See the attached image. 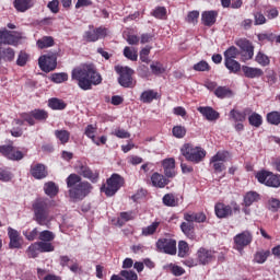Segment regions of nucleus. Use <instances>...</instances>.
Wrapping results in <instances>:
<instances>
[{"instance_id":"obj_1","label":"nucleus","mask_w":280,"mask_h":280,"mask_svg":"<svg viewBox=\"0 0 280 280\" xmlns=\"http://www.w3.org/2000/svg\"><path fill=\"white\" fill-rule=\"evenodd\" d=\"M72 80H77L82 91H91L97 84H102V75L97 73L93 65L78 67L71 72Z\"/></svg>"},{"instance_id":"obj_2","label":"nucleus","mask_w":280,"mask_h":280,"mask_svg":"<svg viewBox=\"0 0 280 280\" xmlns=\"http://www.w3.org/2000/svg\"><path fill=\"white\" fill-rule=\"evenodd\" d=\"M66 183L67 187H69V196L72 200H84V197L93 191V185L86 180L82 182V177L75 173L70 174Z\"/></svg>"},{"instance_id":"obj_3","label":"nucleus","mask_w":280,"mask_h":280,"mask_svg":"<svg viewBox=\"0 0 280 280\" xmlns=\"http://www.w3.org/2000/svg\"><path fill=\"white\" fill-rule=\"evenodd\" d=\"M33 220L39 224V226H49L54 220V215L49 213V207H51V201L45 198L36 199L33 205Z\"/></svg>"},{"instance_id":"obj_4","label":"nucleus","mask_w":280,"mask_h":280,"mask_svg":"<svg viewBox=\"0 0 280 280\" xmlns=\"http://www.w3.org/2000/svg\"><path fill=\"white\" fill-rule=\"evenodd\" d=\"M183 156L190 163H200L207 156V151L200 147H194L192 144H184L180 149Z\"/></svg>"},{"instance_id":"obj_5","label":"nucleus","mask_w":280,"mask_h":280,"mask_svg":"<svg viewBox=\"0 0 280 280\" xmlns=\"http://www.w3.org/2000/svg\"><path fill=\"white\" fill-rule=\"evenodd\" d=\"M121 187H124V177L119 174H113L107 178L106 184L101 187V191L110 198L115 196Z\"/></svg>"},{"instance_id":"obj_6","label":"nucleus","mask_w":280,"mask_h":280,"mask_svg":"<svg viewBox=\"0 0 280 280\" xmlns=\"http://www.w3.org/2000/svg\"><path fill=\"white\" fill-rule=\"evenodd\" d=\"M115 71L119 74L118 83L120 86H124V89H132L135 86V81L132 80L133 69L116 66Z\"/></svg>"},{"instance_id":"obj_7","label":"nucleus","mask_w":280,"mask_h":280,"mask_svg":"<svg viewBox=\"0 0 280 280\" xmlns=\"http://www.w3.org/2000/svg\"><path fill=\"white\" fill-rule=\"evenodd\" d=\"M74 171L77 174L83 178H86L88 180H91V183H97L100 180V172L91 170L89 164L85 162H77L74 165Z\"/></svg>"},{"instance_id":"obj_8","label":"nucleus","mask_w":280,"mask_h":280,"mask_svg":"<svg viewBox=\"0 0 280 280\" xmlns=\"http://www.w3.org/2000/svg\"><path fill=\"white\" fill-rule=\"evenodd\" d=\"M39 69L45 73H49L58 67V52H48L38 59Z\"/></svg>"},{"instance_id":"obj_9","label":"nucleus","mask_w":280,"mask_h":280,"mask_svg":"<svg viewBox=\"0 0 280 280\" xmlns=\"http://www.w3.org/2000/svg\"><path fill=\"white\" fill-rule=\"evenodd\" d=\"M258 183L266 185L267 187H280V176L275 175L268 171H261L256 174Z\"/></svg>"},{"instance_id":"obj_10","label":"nucleus","mask_w":280,"mask_h":280,"mask_svg":"<svg viewBox=\"0 0 280 280\" xmlns=\"http://www.w3.org/2000/svg\"><path fill=\"white\" fill-rule=\"evenodd\" d=\"M156 248L160 253L176 255V241L172 238H160L156 242Z\"/></svg>"},{"instance_id":"obj_11","label":"nucleus","mask_w":280,"mask_h":280,"mask_svg":"<svg viewBox=\"0 0 280 280\" xmlns=\"http://www.w3.org/2000/svg\"><path fill=\"white\" fill-rule=\"evenodd\" d=\"M215 260V252L201 247L197 252V261L200 266H207Z\"/></svg>"},{"instance_id":"obj_12","label":"nucleus","mask_w":280,"mask_h":280,"mask_svg":"<svg viewBox=\"0 0 280 280\" xmlns=\"http://www.w3.org/2000/svg\"><path fill=\"white\" fill-rule=\"evenodd\" d=\"M8 235L10 240L9 248H23V236H21V233H19V231L12 228H8Z\"/></svg>"},{"instance_id":"obj_13","label":"nucleus","mask_w":280,"mask_h":280,"mask_svg":"<svg viewBox=\"0 0 280 280\" xmlns=\"http://www.w3.org/2000/svg\"><path fill=\"white\" fill-rule=\"evenodd\" d=\"M162 166L166 178H174L176 176V161L174 158L163 160Z\"/></svg>"},{"instance_id":"obj_14","label":"nucleus","mask_w":280,"mask_h":280,"mask_svg":"<svg viewBox=\"0 0 280 280\" xmlns=\"http://www.w3.org/2000/svg\"><path fill=\"white\" fill-rule=\"evenodd\" d=\"M250 242H253V234H250L248 231L237 234L234 237V243L236 244L238 250L244 248V246H248Z\"/></svg>"},{"instance_id":"obj_15","label":"nucleus","mask_w":280,"mask_h":280,"mask_svg":"<svg viewBox=\"0 0 280 280\" xmlns=\"http://www.w3.org/2000/svg\"><path fill=\"white\" fill-rule=\"evenodd\" d=\"M197 110L205 117V119H207V121H218V119H220V113L213 109V107H198Z\"/></svg>"},{"instance_id":"obj_16","label":"nucleus","mask_w":280,"mask_h":280,"mask_svg":"<svg viewBox=\"0 0 280 280\" xmlns=\"http://www.w3.org/2000/svg\"><path fill=\"white\" fill-rule=\"evenodd\" d=\"M106 36V28H96V30H91L86 31L84 35V39L88 43H95V40H100V38H104Z\"/></svg>"},{"instance_id":"obj_17","label":"nucleus","mask_w":280,"mask_h":280,"mask_svg":"<svg viewBox=\"0 0 280 280\" xmlns=\"http://www.w3.org/2000/svg\"><path fill=\"white\" fill-rule=\"evenodd\" d=\"M30 172L36 180H43V178H47L48 175L47 167L40 163L32 165Z\"/></svg>"},{"instance_id":"obj_18","label":"nucleus","mask_w":280,"mask_h":280,"mask_svg":"<svg viewBox=\"0 0 280 280\" xmlns=\"http://www.w3.org/2000/svg\"><path fill=\"white\" fill-rule=\"evenodd\" d=\"M36 4V0H14L13 8H15L16 12H27V10H32Z\"/></svg>"},{"instance_id":"obj_19","label":"nucleus","mask_w":280,"mask_h":280,"mask_svg":"<svg viewBox=\"0 0 280 280\" xmlns=\"http://www.w3.org/2000/svg\"><path fill=\"white\" fill-rule=\"evenodd\" d=\"M242 71L245 78L254 80L256 78H261L264 75V70L261 68H253L248 66H242Z\"/></svg>"},{"instance_id":"obj_20","label":"nucleus","mask_w":280,"mask_h":280,"mask_svg":"<svg viewBox=\"0 0 280 280\" xmlns=\"http://www.w3.org/2000/svg\"><path fill=\"white\" fill-rule=\"evenodd\" d=\"M16 36L12 32L4 30L0 31V45H16Z\"/></svg>"},{"instance_id":"obj_21","label":"nucleus","mask_w":280,"mask_h":280,"mask_svg":"<svg viewBox=\"0 0 280 280\" xmlns=\"http://www.w3.org/2000/svg\"><path fill=\"white\" fill-rule=\"evenodd\" d=\"M214 211L215 215L219 218H229V215H233V208L224 203H217L214 207Z\"/></svg>"},{"instance_id":"obj_22","label":"nucleus","mask_w":280,"mask_h":280,"mask_svg":"<svg viewBox=\"0 0 280 280\" xmlns=\"http://www.w3.org/2000/svg\"><path fill=\"white\" fill-rule=\"evenodd\" d=\"M151 183L153 187H159L163 189L166 185H170V179L165 178L162 174L153 173L151 176Z\"/></svg>"},{"instance_id":"obj_23","label":"nucleus","mask_w":280,"mask_h":280,"mask_svg":"<svg viewBox=\"0 0 280 280\" xmlns=\"http://www.w3.org/2000/svg\"><path fill=\"white\" fill-rule=\"evenodd\" d=\"M217 19L218 12L215 11H205L201 15V21L207 27H211V25H214Z\"/></svg>"},{"instance_id":"obj_24","label":"nucleus","mask_w":280,"mask_h":280,"mask_svg":"<svg viewBox=\"0 0 280 280\" xmlns=\"http://www.w3.org/2000/svg\"><path fill=\"white\" fill-rule=\"evenodd\" d=\"M184 220H186V222H197L200 224L207 222V214L203 212L185 213Z\"/></svg>"},{"instance_id":"obj_25","label":"nucleus","mask_w":280,"mask_h":280,"mask_svg":"<svg viewBox=\"0 0 280 280\" xmlns=\"http://www.w3.org/2000/svg\"><path fill=\"white\" fill-rule=\"evenodd\" d=\"M250 113V108H246L243 112L237 109H232L230 112V118L233 119L235 122H244L246 121V115Z\"/></svg>"},{"instance_id":"obj_26","label":"nucleus","mask_w":280,"mask_h":280,"mask_svg":"<svg viewBox=\"0 0 280 280\" xmlns=\"http://www.w3.org/2000/svg\"><path fill=\"white\" fill-rule=\"evenodd\" d=\"M224 66L230 73H240V71H242V65L235 59L225 60Z\"/></svg>"},{"instance_id":"obj_27","label":"nucleus","mask_w":280,"mask_h":280,"mask_svg":"<svg viewBox=\"0 0 280 280\" xmlns=\"http://www.w3.org/2000/svg\"><path fill=\"white\" fill-rule=\"evenodd\" d=\"M214 95L217 97H219L220 100H224L226 97H232L233 96V92L231 91V89H229L226 86H218L214 90Z\"/></svg>"},{"instance_id":"obj_28","label":"nucleus","mask_w":280,"mask_h":280,"mask_svg":"<svg viewBox=\"0 0 280 280\" xmlns=\"http://www.w3.org/2000/svg\"><path fill=\"white\" fill-rule=\"evenodd\" d=\"M48 106L52 110H65V108H67V103L60 98H50L48 101Z\"/></svg>"},{"instance_id":"obj_29","label":"nucleus","mask_w":280,"mask_h":280,"mask_svg":"<svg viewBox=\"0 0 280 280\" xmlns=\"http://www.w3.org/2000/svg\"><path fill=\"white\" fill-rule=\"evenodd\" d=\"M158 95H159V93H156L154 90H148V91L142 92L140 100L144 104H150L153 100H156Z\"/></svg>"},{"instance_id":"obj_30","label":"nucleus","mask_w":280,"mask_h":280,"mask_svg":"<svg viewBox=\"0 0 280 280\" xmlns=\"http://www.w3.org/2000/svg\"><path fill=\"white\" fill-rule=\"evenodd\" d=\"M159 226H161V222L154 221L151 225L142 228L141 235H143L144 237H148L150 235H154L156 233V229H159Z\"/></svg>"},{"instance_id":"obj_31","label":"nucleus","mask_w":280,"mask_h":280,"mask_svg":"<svg viewBox=\"0 0 280 280\" xmlns=\"http://www.w3.org/2000/svg\"><path fill=\"white\" fill-rule=\"evenodd\" d=\"M54 37L51 36H44L37 40V47L39 49H47L48 47H54Z\"/></svg>"},{"instance_id":"obj_32","label":"nucleus","mask_w":280,"mask_h":280,"mask_svg":"<svg viewBox=\"0 0 280 280\" xmlns=\"http://www.w3.org/2000/svg\"><path fill=\"white\" fill-rule=\"evenodd\" d=\"M44 191L46 196L52 198V196L58 195V186L54 182H48L44 185Z\"/></svg>"},{"instance_id":"obj_33","label":"nucleus","mask_w":280,"mask_h":280,"mask_svg":"<svg viewBox=\"0 0 280 280\" xmlns=\"http://www.w3.org/2000/svg\"><path fill=\"white\" fill-rule=\"evenodd\" d=\"M231 159V153L229 151H218L215 155L211 158L212 162L226 163Z\"/></svg>"},{"instance_id":"obj_34","label":"nucleus","mask_w":280,"mask_h":280,"mask_svg":"<svg viewBox=\"0 0 280 280\" xmlns=\"http://www.w3.org/2000/svg\"><path fill=\"white\" fill-rule=\"evenodd\" d=\"M55 137L65 145V143H69L71 133L68 130L61 129L55 131Z\"/></svg>"},{"instance_id":"obj_35","label":"nucleus","mask_w":280,"mask_h":280,"mask_svg":"<svg viewBox=\"0 0 280 280\" xmlns=\"http://www.w3.org/2000/svg\"><path fill=\"white\" fill-rule=\"evenodd\" d=\"M223 56H224V61L235 60V58L240 56V50L237 49V47L232 46L224 51Z\"/></svg>"},{"instance_id":"obj_36","label":"nucleus","mask_w":280,"mask_h":280,"mask_svg":"<svg viewBox=\"0 0 280 280\" xmlns=\"http://www.w3.org/2000/svg\"><path fill=\"white\" fill-rule=\"evenodd\" d=\"M268 257H270V250H260L254 255V261L256 264H266Z\"/></svg>"},{"instance_id":"obj_37","label":"nucleus","mask_w":280,"mask_h":280,"mask_svg":"<svg viewBox=\"0 0 280 280\" xmlns=\"http://www.w3.org/2000/svg\"><path fill=\"white\" fill-rule=\"evenodd\" d=\"M259 200V194L255 191H249L244 197V205L245 207H250L253 202H257Z\"/></svg>"},{"instance_id":"obj_38","label":"nucleus","mask_w":280,"mask_h":280,"mask_svg":"<svg viewBox=\"0 0 280 280\" xmlns=\"http://www.w3.org/2000/svg\"><path fill=\"white\" fill-rule=\"evenodd\" d=\"M236 45L242 49V51H248L249 56H252L253 51H255L253 44L246 39L238 40Z\"/></svg>"},{"instance_id":"obj_39","label":"nucleus","mask_w":280,"mask_h":280,"mask_svg":"<svg viewBox=\"0 0 280 280\" xmlns=\"http://www.w3.org/2000/svg\"><path fill=\"white\" fill-rule=\"evenodd\" d=\"M162 200L165 207H178V199L172 194L164 195Z\"/></svg>"},{"instance_id":"obj_40","label":"nucleus","mask_w":280,"mask_h":280,"mask_svg":"<svg viewBox=\"0 0 280 280\" xmlns=\"http://www.w3.org/2000/svg\"><path fill=\"white\" fill-rule=\"evenodd\" d=\"M95 132H97V127H94L93 125H88L84 135L89 137V139H91L93 143L100 145V141L95 140Z\"/></svg>"},{"instance_id":"obj_41","label":"nucleus","mask_w":280,"mask_h":280,"mask_svg":"<svg viewBox=\"0 0 280 280\" xmlns=\"http://www.w3.org/2000/svg\"><path fill=\"white\" fill-rule=\"evenodd\" d=\"M50 80L55 82V84H62V82H67L69 80V74L66 72L54 73L51 74Z\"/></svg>"},{"instance_id":"obj_42","label":"nucleus","mask_w":280,"mask_h":280,"mask_svg":"<svg viewBox=\"0 0 280 280\" xmlns=\"http://www.w3.org/2000/svg\"><path fill=\"white\" fill-rule=\"evenodd\" d=\"M255 60L258 65H260V67H268V65H270V57L261 51L256 55Z\"/></svg>"},{"instance_id":"obj_43","label":"nucleus","mask_w":280,"mask_h":280,"mask_svg":"<svg viewBox=\"0 0 280 280\" xmlns=\"http://www.w3.org/2000/svg\"><path fill=\"white\" fill-rule=\"evenodd\" d=\"M32 116L37 121H45L49 117V114L45 109H34L32 110Z\"/></svg>"},{"instance_id":"obj_44","label":"nucleus","mask_w":280,"mask_h":280,"mask_svg":"<svg viewBox=\"0 0 280 280\" xmlns=\"http://www.w3.org/2000/svg\"><path fill=\"white\" fill-rule=\"evenodd\" d=\"M189 255V244L185 241L178 242V257H187Z\"/></svg>"},{"instance_id":"obj_45","label":"nucleus","mask_w":280,"mask_h":280,"mask_svg":"<svg viewBox=\"0 0 280 280\" xmlns=\"http://www.w3.org/2000/svg\"><path fill=\"white\" fill-rule=\"evenodd\" d=\"M124 56L125 58H128V60H132L133 62H136V60L139 58L137 50L128 46L124 49Z\"/></svg>"},{"instance_id":"obj_46","label":"nucleus","mask_w":280,"mask_h":280,"mask_svg":"<svg viewBox=\"0 0 280 280\" xmlns=\"http://www.w3.org/2000/svg\"><path fill=\"white\" fill-rule=\"evenodd\" d=\"M248 121H249L250 126H254V128H259V126H261V124H262L261 115H259L257 113H253L248 117Z\"/></svg>"},{"instance_id":"obj_47","label":"nucleus","mask_w":280,"mask_h":280,"mask_svg":"<svg viewBox=\"0 0 280 280\" xmlns=\"http://www.w3.org/2000/svg\"><path fill=\"white\" fill-rule=\"evenodd\" d=\"M150 69L152 71V74L153 75H162V73L165 72V67H163V63L156 61V62H153L151 66H150Z\"/></svg>"},{"instance_id":"obj_48","label":"nucleus","mask_w":280,"mask_h":280,"mask_svg":"<svg viewBox=\"0 0 280 280\" xmlns=\"http://www.w3.org/2000/svg\"><path fill=\"white\" fill-rule=\"evenodd\" d=\"M173 137L176 139H183L187 135V129L184 126H175L173 127Z\"/></svg>"},{"instance_id":"obj_49","label":"nucleus","mask_w":280,"mask_h":280,"mask_svg":"<svg viewBox=\"0 0 280 280\" xmlns=\"http://www.w3.org/2000/svg\"><path fill=\"white\" fill-rule=\"evenodd\" d=\"M37 246L39 248V253H54V245H51L49 242H37Z\"/></svg>"},{"instance_id":"obj_50","label":"nucleus","mask_w":280,"mask_h":280,"mask_svg":"<svg viewBox=\"0 0 280 280\" xmlns=\"http://www.w3.org/2000/svg\"><path fill=\"white\" fill-rule=\"evenodd\" d=\"M267 121L272 126H279L280 124V113L279 112H271L267 114Z\"/></svg>"},{"instance_id":"obj_51","label":"nucleus","mask_w":280,"mask_h":280,"mask_svg":"<svg viewBox=\"0 0 280 280\" xmlns=\"http://www.w3.org/2000/svg\"><path fill=\"white\" fill-rule=\"evenodd\" d=\"M56 235L49 230H44L39 233V240L42 242H54Z\"/></svg>"},{"instance_id":"obj_52","label":"nucleus","mask_w":280,"mask_h":280,"mask_svg":"<svg viewBox=\"0 0 280 280\" xmlns=\"http://www.w3.org/2000/svg\"><path fill=\"white\" fill-rule=\"evenodd\" d=\"M180 229L183 233L187 235V237H194V223L183 222L180 224Z\"/></svg>"},{"instance_id":"obj_53","label":"nucleus","mask_w":280,"mask_h":280,"mask_svg":"<svg viewBox=\"0 0 280 280\" xmlns=\"http://www.w3.org/2000/svg\"><path fill=\"white\" fill-rule=\"evenodd\" d=\"M135 218V212H121L120 218L118 219V223L121 225L126 224V222H130Z\"/></svg>"},{"instance_id":"obj_54","label":"nucleus","mask_w":280,"mask_h":280,"mask_svg":"<svg viewBox=\"0 0 280 280\" xmlns=\"http://www.w3.org/2000/svg\"><path fill=\"white\" fill-rule=\"evenodd\" d=\"M38 253H40V249L38 247V243H34L27 248V256L31 259H35V257H38Z\"/></svg>"},{"instance_id":"obj_55","label":"nucleus","mask_w":280,"mask_h":280,"mask_svg":"<svg viewBox=\"0 0 280 280\" xmlns=\"http://www.w3.org/2000/svg\"><path fill=\"white\" fill-rule=\"evenodd\" d=\"M152 49V47L150 46H145L144 48H142L140 50V60L141 62H145V65L150 63V50Z\"/></svg>"},{"instance_id":"obj_56","label":"nucleus","mask_w":280,"mask_h":280,"mask_svg":"<svg viewBox=\"0 0 280 280\" xmlns=\"http://www.w3.org/2000/svg\"><path fill=\"white\" fill-rule=\"evenodd\" d=\"M192 69L194 71H211V66H209V62L201 60L195 63Z\"/></svg>"},{"instance_id":"obj_57","label":"nucleus","mask_w":280,"mask_h":280,"mask_svg":"<svg viewBox=\"0 0 280 280\" xmlns=\"http://www.w3.org/2000/svg\"><path fill=\"white\" fill-rule=\"evenodd\" d=\"M12 172L8 171L7 168H0V180L2 183H10L12 180Z\"/></svg>"},{"instance_id":"obj_58","label":"nucleus","mask_w":280,"mask_h":280,"mask_svg":"<svg viewBox=\"0 0 280 280\" xmlns=\"http://www.w3.org/2000/svg\"><path fill=\"white\" fill-rule=\"evenodd\" d=\"M27 60H30V55H27L24 51H21L16 60L18 67H25L27 65Z\"/></svg>"},{"instance_id":"obj_59","label":"nucleus","mask_w":280,"mask_h":280,"mask_svg":"<svg viewBox=\"0 0 280 280\" xmlns=\"http://www.w3.org/2000/svg\"><path fill=\"white\" fill-rule=\"evenodd\" d=\"M268 209L269 211H272L273 213H277L280 209V200L279 199H269L268 201Z\"/></svg>"},{"instance_id":"obj_60","label":"nucleus","mask_w":280,"mask_h":280,"mask_svg":"<svg viewBox=\"0 0 280 280\" xmlns=\"http://www.w3.org/2000/svg\"><path fill=\"white\" fill-rule=\"evenodd\" d=\"M2 58L3 60H7V62H12V60H14V49L5 48L2 51Z\"/></svg>"},{"instance_id":"obj_61","label":"nucleus","mask_w":280,"mask_h":280,"mask_svg":"<svg viewBox=\"0 0 280 280\" xmlns=\"http://www.w3.org/2000/svg\"><path fill=\"white\" fill-rule=\"evenodd\" d=\"M23 156H24L23 152L14 149V147H13V149L11 150V153L9 155V160L10 161H21V160H23Z\"/></svg>"},{"instance_id":"obj_62","label":"nucleus","mask_w":280,"mask_h":280,"mask_svg":"<svg viewBox=\"0 0 280 280\" xmlns=\"http://www.w3.org/2000/svg\"><path fill=\"white\" fill-rule=\"evenodd\" d=\"M210 163L212 164V167L217 174H220L226 170L224 162H212V160H210Z\"/></svg>"},{"instance_id":"obj_63","label":"nucleus","mask_w":280,"mask_h":280,"mask_svg":"<svg viewBox=\"0 0 280 280\" xmlns=\"http://www.w3.org/2000/svg\"><path fill=\"white\" fill-rule=\"evenodd\" d=\"M14 147L12 145H0V154L2 156H5L7 159H10V154H12V150Z\"/></svg>"},{"instance_id":"obj_64","label":"nucleus","mask_w":280,"mask_h":280,"mask_svg":"<svg viewBox=\"0 0 280 280\" xmlns=\"http://www.w3.org/2000/svg\"><path fill=\"white\" fill-rule=\"evenodd\" d=\"M120 275L126 280H137L138 279V276H137V273L135 271L122 270L120 272Z\"/></svg>"}]
</instances>
